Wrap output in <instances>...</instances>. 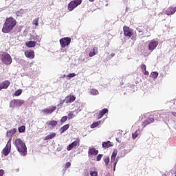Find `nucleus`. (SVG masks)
Returning <instances> with one entry per match:
<instances>
[{
	"mask_svg": "<svg viewBox=\"0 0 176 176\" xmlns=\"http://www.w3.org/2000/svg\"><path fill=\"white\" fill-rule=\"evenodd\" d=\"M131 151H133V146L129 147V148L127 150L125 149V150L122 151L121 153V157H124V156H126V155H127V153H130V152H131Z\"/></svg>",
	"mask_w": 176,
	"mask_h": 176,
	"instance_id": "obj_19",
	"label": "nucleus"
},
{
	"mask_svg": "<svg viewBox=\"0 0 176 176\" xmlns=\"http://www.w3.org/2000/svg\"><path fill=\"white\" fill-rule=\"evenodd\" d=\"M1 61L3 64H6V65H10L12 62V56L8 53H3L1 56Z\"/></svg>",
	"mask_w": 176,
	"mask_h": 176,
	"instance_id": "obj_3",
	"label": "nucleus"
},
{
	"mask_svg": "<svg viewBox=\"0 0 176 176\" xmlns=\"http://www.w3.org/2000/svg\"><path fill=\"white\" fill-rule=\"evenodd\" d=\"M75 100H76V97L73 95H69L65 98V104H71L72 102H74Z\"/></svg>",
	"mask_w": 176,
	"mask_h": 176,
	"instance_id": "obj_13",
	"label": "nucleus"
},
{
	"mask_svg": "<svg viewBox=\"0 0 176 176\" xmlns=\"http://www.w3.org/2000/svg\"><path fill=\"white\" fill-rule=\"evenodd\" d=\"M118 155V151H114L112 153L111 157V163H113V166H116L118 164V159H116V156Z\"/></svg>",
	"mask_w": 176,
	"mask_h": 176,
	"instance_id": "obj_10",
	"label": "nucleus"
},
{
	"mask_svg": "<svg viewBox=\"0 0 176 176\" xmlns=\"http://www.w3.org/2000/svg\"><path fill=\"white\" fill-rule=\"evenodd\" d=\"M89 94L91 95V96H98L99 94V92H98V90L96 89H91L89 90Z\"/></svg>",
	"mask_w": 176,
	"mask_h": 176,
	"instance_id": "obj_22",
	"label": "nucleus"
},
{
	"mask_svg": "<svg viewBox=\"0 0 176 176\" xmlns=\"http://www.w3.org/2000/svg\"><path fill=\"white\" fill-rule=\"evenodd\" d=\"M151 75L153 79H157V77L159 76V73L157 72H152Z\"/></svg>",
	"mask_w": 176,
	"mask_h": 176,
	"instance_id": "obj_27",
	"label": "nucleus"
},
{
	"mask_svg": "<svg viewBox=\"0 0 176 176\" xmlns=\"http://www.w3.org/2000/svg\"><path fill=\"white\" fill-rule=\"evenodd\" d=\"M10 85V81L9 80L3 81L0 84V91L1 90H2V89H8Z\"/></svg>",
	"mask_w": 176,
	"mask_h": 176,
	"instance_id": "obj_15",
	"label": "nucleus"
},
{
	"mask_svg": "<svg viewBox=\"0 0 176 176\" xmlns=\"http://www.w3.org/2000/svg\"><path fill=\"white\" fill-rule=\"evenodd\" d=\"M56 137V133H52L50 135H47L45 138V140H52V138H54Z\"/></svg>",
	"mask_w": 176,
	"mask_h": 176,
	"instance_id": "obj_26",
	"label": "nucleus"
},
{
	"mask_svg": "<svg viewBox=\"0 0 176 176\" xmlns=\"http://www.w3.org/2000/svg\"><path fill=\"white\" fill-rule=\"evenodd\" d=\"M64 102H65V100H60V105H63V104H64Z\"/></svg>",
	"mask_w": 176,
	"mask_h": 176,
	"instance_id": "obj_44",
	"label": "nucleus"
},
{
	"mask_svg": "<svg viewBox=\"0 0 176 176\" xmlns=\"http://www.w3.org/2000/svg\"><path fill=\"white\" fill-rule=\"evenodd\" d=\"M176 12V8H167V10L165 11L166 14H167V16H171V14H174V13H175Z\"/></svg>",
	"mask_w": 176,
	"mask_h": 176,
	"instance_id": "obj_17",
	"label": "nucleus"
},
{
	"mask_svg": "<svg viewBox=\"0 0 176 176\" xmlns=\"http://www.w3.org/2000/svg\"><path fill=\"white\" fill-rule=\"evenodd\" d=\"M47 124H48V126H52V127H56V126H57V121L56 120L48 121L47 122Z\"/></svg>",
	"mask_w": 176,
	"mask_h": 176,
	"instance_id": "obj_23",
	"label": "nucleus"
},
{
	"mask_svg": "<svg viewBox=\"0 0 176 176\" xmlns=\"http://www.w3.org/2000/svg\"><path fill=\"white\" fill-rule=\"evenodd\" d=\"M96 0H89V2H94Z\"/></svg>",
	"mask_w": 176,
	"mask_h": 176,
	"instance_id": "obj_50",
	"label": "nucleus"
},
{
	"mask_svg": "<svg viewBox=\"0 0 176 176\" xmlns=\"http://www.w3.org/2000/svg\"><path fill=\"white\" fill-rule=\"evenodd\" d=\"M115 170H116V166L113 165V171H115Z\"/></svg>",
	"mask_w": 176,
	"mask_h": 176,
	"instance_id": "obj_48",
	"label": "nucleus"
},
{
	"mask_svg": "<svg viewBox=\"0 0 176 176\" xmlns=\"http://www.w3.org/2000/svg\"><path fill=\"white\" fill-rule=\"evenodd\" d=\"M3 174H5V171L3 169L0 170V176H3Z\"/></svg>",
	"mask_w": 176,
	"mask_h": 176,
	"instance_id": "obj_43",
	"label": "nucleus"
},
{
	"mask_svg": "<svg viewBox=\"0 0 176 176\" xmlns=\"http://www.w3.org/2000/svg\"><path fill=\"white\" fill-rule=\"evenodd\" d=\"M68 120V117L67 116H63L61 120H60V122L62 123H65V122H67V120Z\"/></svg>",
	"mask_w": 176,
	"mask_h": 176,
	"instance_id": "obj_37",
	"label": "nucleus"
},
{
	"mask_svg": "<svg viewBox=\"0 0 176 176\" xmlns=\"http://www.w3.org/2000/svg\"><path fill=\"white\" fill-rule=\"evenodd\" d=\"M141 68L142 71H146V65L143 64L141 65Z\"/></svg>",
	"mask_w": 176,
	"mask_h": 176,
	"instance_id": "obj_42",
	"label": "nucleus"
},
{
	"mask_svg": "<svg viewBox=\"0 0 176 176\" xmlns=\"http://www.w3.org/2000/svg\"><path fill=\"white\" fill-rule=\"evenodd\" d=\"M101 159H102V154H99L96 157V160H97V162H100V160H101Z\"/></svg>",
	"mask_w": 176,
	"mask_h": 176,
	"instance_id": "obj_40",
	"label": "nucleus"
},
{
	"mask_svg": "<svg viewBox=\"0 0 176 176\" xmlns=\"http://www.w3.org/2000/svg\"><path fill=\"white\" fill-rule=\"evenodd\" d=\"M91 176H98V172L91 170L89 173Z\"/></svg>",
	"mask_w": 176,
	"mask_h": 176,
	"instance_id": "obj_36",
	"label": "nucleus"
},
{
	"mask_svg": "<svg viewBox=\"0 0 176 176\" xmlns=\"http://www.w3.org/2000/svg\"><path fill=\"white\" fill-rule=\"evenodd\" d=\"M101 124V121H98L96 122H94L91 125V129H96V127L100 126V124Z\"/></svg>",
	"mask_w": 176,
	"mask_h": 176,
	"instance_id": "obj_28",
	"label": "nucleus"
},
{
	"mask_svg": "<svg viewBox=\"0 0 176 176\" xmlns=\"http://www.w3.org/2000/svg\"><path fill=\"white\" fill-rule=\"evenodd\" d=\"M71 167V162H67L65 165V168H69Z\"/></svg>",
	"mask_w": 176,
	"mask_h": 176,
	"instance_id": "obj_41",
	"label": "nucleus"
},
{
	"mask_svg": "<svg viewBox=\"0 0 176 176\" xmlns=\"http://www.w3.org/2000/svg\"><path fill=\"white\" fill-rule=\"evenodd\" d=\"M116 141H118V142H119V139H118V138H116Z\"/></svg>",
	"mask_w": 176,
	"mask_h": 176,
	"instance_id": "obj_51",
	"label": "nucleus"
},
{
	"mask_svg": "<svg viewBox=\"0 0 176 176\" xmlns=\"http://www.w3.org/2000/svg\"><path fill=\"white\" fill-rule=\"evenodd\" d=\"M172 115H173L176 118V112L172 113Z\"/></svg>",
	"mask_w": 176,
	"mask_h": 176,
	"instance_id": "obj_47",
	"label": "nucleus"
},
{
	"mask_svg": "<svg viewBox=\"0 0 176 176\" xmlns=\"http://www.w3.org/2000/svg\"><path fill=\"white\" fill-rule=\"evenodd\" d=\"M98 53V47H94L89 54V57H94V56H96Z\"/></svg>",
	"mask_w": 176,
	"mask_h": 176,
	"instance_id": "obj_18",
	"label": "nucleus"
},
{
	"mask_svg": "<svg viewBox=\"0 0 176 176\" xmlns=\"http://www.w3.org/2000/svg\"><path fill=\"white\" fill-rule=\"evenodd\" d=\"M140 135V131H135L134 133L132 134V138L133 140H135L137 137Z\"/></svg>",
	"mask_w": 176,
	"mask_h": 176,
	"instance_id": "obj_31",
	"label": "nucleus"
},
{
	"mask_svg": "<svg viewBox=\"0 0 176 176\" xmlns=\"http://www.w3.org/2000/svg\"><path fill=\"white\" fill-rule=\"evenodd\" d=\"M16 25V23H5L3 28H2V32L3 34H8L13 30V27Z\"/></svg>",
	"mask_w": 176,
	"mask_h": 176,
	"instance_id": "obj_2",
	"label": "nucleus"
},
{
	"mask_svg": "<svg viewBox=\"0 0 176 176\" xmlns=\"http://www.w3.org/2000/svg\"><path fill=\"white\" fill-rule=\"evenodd\" d=\"M73 116H74V111H70L69 113L68 114L69 120L72 119Z\"/></svg>",
	"mask_w": 176,
	"mask_h": 176,
	"instance_id": "obj_39",
	"label": "nucleus"
},
{
	"mask_svg": "<svg viewBox=\"0 0 176 176\" xmlns=\"http://www.w3.org/2000/svg\"><path fill=\"white\" fill-rule=\"evenodd\" d=\"M6 23H16V20L13 17H9L6 19Z\"/></svg>",
	"mask_w": 176,
	"mask_h": 176,
	"instance_id": "obj_30",
	"label": "nucleus"
},
{
	"mask_svg": "<svg viewBox=\"0 0 176 176\" xmlns=\"http://www.w3.org/2000/svg\"><path fill=\"white\" fill-rule=\"evenodd\" d=\"M87 176H89V175H87Z\"/></svg>",
	"mask_w": 176,
	"mask_h": 176,
	"instance_id": "obj_54",
	"label": "nucleus"
},
{
	"mask_svg": "<svg viewBox=\"0 0 176 176\" xmlns=\"http://www.w3.org/2000/svg\"><path fill=\"white\" fill-rule=\"evenodd\" d=\"M112 57H115V54L112 53L110 54V58H112Z\"/></svg>",
	"mask_w": 176,
	"mask_h": 176,
	"instance_id": "obj_46",
	"label": "nucleus"
},
{
	"mask_svg": "<svg viewBox=\"0 0 176 176\" xmlns=\"http://www.w3.org/2000/svg\"><path fill=\"white\" fill-rule=\"evenodd\" d=\"M38 19H36L35 22H36V23H38Z\"/></svg>",
	"mask_w": 176,
	"mask_h": 176,
	"instance_id": "obj_52",
	"label": "nucleus"
},
{
	"mask_svg": "<svg viewBox=\"0 0 176 176\" xmlns=\"http://www.w3.org/2000/svg\"><path fill=\"white\" fill-rule=\"evenodd\" d=\"M10 149H12V139H10L5 146V148L2 151V153L5 156H8L10 153Z\"/></svg>",
	"mask_w": 176,
	"mask_h": 176,
	"instance_id": "obj_6",
	"label": "nucleus"
},
{
	"mask_svg": "<svg viewBox=\"0 0 176 176\" xmlns=\"http://www.w3.org/2000/svg\"><path fill=\"white\" fill-rule=\"evenodd\" d=\"M22 93H23V90H22V89H18V90L14 93V96H20Z\"/></svg>",
	"mask_w": 176,
	"mask_h": 176,
	"instance_id": "obj_35",
	"label": "nucleus"
},
{
	"mask_svg": "<svg viewBox=\"0 0 176 176\" xmlns=\"http://www.w3.org/2000/svg\"><path fill=\"white\" fill-rule=\"evenodd\" d=\"M25 56L28 58H30L31 60H32V58H34V57H35V53L34 52L33 50H28L25 52Z\"/></svg>",
	"mask_w": 176,
	"mask_h": 176,
	"instance_id": "obj_12",
	"label": "nucleus"
},
{
	"mask_svg": "<svg viewBox=\"0 0 176 176\" xmlns=\"http://www.w3.org/2000/svg\"><path fill=\"white\" fill-rule=\"evenodd\" d=\"M24 104V100L21 99H14L10 102V108H19Z\"/></svg>",
	"mask_w": 176,
	"mask_h": 176,
	"instance_id": "obj_5",
	"label": "nucleus"
},
{
	"mask_svg": "<svg viewBox=\"0 0 176 176\" xmlns=\"http://www.w3.org/2000/svg\"><path fill=\"white\" fill-rule=\"evenodd\" d=\"M154 119L153 118H150L148 120H146V122H145L144 123L146 124H149V123H153L154 122Z\"/></svg>",
	"mask_w": 176,
	"mask_h": 176,
	"instance_id": "obj_34",
	"label": "nucleus"
},
{
	"mask_svg": "<svg viewBox=\"0 0 176 176\" xmlns=\"http://www.w3.org/2000/svg\"><path fill=\"white\" fill-rule=\"evenodd\" d=\"M102 148H109V146H112V144H111V141L104 142L102 144Z\"/></svg>",
	"mask_w": 176,
	"mask_h": 176,
	"instance_id": "obj_24",
	"label": "nucleus"
},
{
	"mask_svg": "<svg viewBox=\"0 0 176 176\" xmlns=\"http://www.w3.org/2000/svg\"><path fill=\"white\" fill-rule=\"evenodd\" d=\"M157 45H159V41L157 40H151L148 43V50H150V52H153V50L157 47Z\"/></svg>",
	"mask_w": 176,
	"mask_h": 176,
	"instance_id": "obj_8",
	"label": "nucleus"
},
{
	"mask_svg": "<svg viewBox=\"0 0 176 176\" xmlns=\"http://www.w3.org/2000/svg\"><path fill=\"white\" fill-rule=\"evenodd\" d=\"M144 75H149V72H148L146 70H144Z\"/></svg>",
	"mask_w": 176,
	"mask_h": 176,
	"instance_id": "obj_45",
	"label": "nucleus"
},
{
	"mask_svg": "<svg viewBox=\"0 0 176 176\" xmlns=\"http://www.w3.org/2000/svg\"><path fill=\"white\" fill-rule=\"evenodd\" d=\"M103 160L106 164V167H108V165L109 164V157L108 156H104L103 157Z\"/></svg>",
	"mask_w": 176,
	"mask_h": 176,
	"instance_id": "obj_29",
	"label": "nucleus"
},
{
	"mask_svg": "<svg viewBox=\"0 0 176 176\" xmlns=\"http://www.w3.org/2000/svg\"><path fill=\"white\" fill-rule=\"evenodd\" d=\"M89 155L96 156V155H98V150H96L95 148L89 147L88 151Z\"/></svg>",
	"mask_w": 176,
	"mask_h": 176,
	"instance_id": "obj_16",
	"label": "nucleus"
},
{
	"mask_svg": "<svg viewBox=\"0 0 176 176\" xmlns=\"http://www.w3.org/2000/svg\"><path fill=\"white\" fill-rule=\"evenodd\" d=\"M75 146H79V140H76L72 144H69L67 147V151H72Z\"/></svg>",
	"mask_w": 176,
	"mask_h": 176,
	"instance_id": "obj_14",
	"label": "nucleus"
},
{
	"mask_svg": "<svg viewBox=\"0 0 176 176\" xmlns=\"http://www.w3.org/2000/svg\"><path fill=\"white\" fill-rule=\"evenodd\" d=\"M124 30V34L125 36H129V38H131V36L133 35V32H131V29L127 26H124L123 28Z\"/></svg>",
	"mask_w": 176,
	"mask_h": 176,
	"instance_id": "obj_11",
	"label": "nucleus"
},
{
	"mask_svg": "<svg viewBox=\"0 0 176 176\" xmlns=\"http://www.w3.org/2000/svg\"><path fill=\"white\" fill-rule=\"evenodd\" d=\"M68 129H69V124H66V125H64L63 126H62L59 129V131H60V134H63V133H64L65 131H67V130H68Z\"/></svg>",
	"mask_w": 176,
	"mask_h": 176,
	"instance_id": "obj_21",
	"label": "nucleus"
},
{
	"mask_svg": "<svg viewBox=\"0 0 176 176\" xmlns=\"http://www.w3.org/2000/svg\"><path fill=\"white\" fill-rule=\"evenodd\" d=\"M105 113H108V109H103L102 111H100L98 119H101L104 115H105Z\"/></svg>",
	"mask_w": 176,
	"mask_h": 176,
	"instance_id": "obj_20",
	"label": "nucleus"
},
{
	"mask_svg": "<svg viewBox=\"0 0 176 176\" xmlns=\"http://www.w3.org/2000/svg\"><path fill=\"white\" fill-rule=\"evenodd\" d=\"M56 109H57V107H56V106H54L52 107L44 109L43 110H42V112H43L44 115H50L53 113V112H54Z\"/></svg>",
	"mask_w": 176,
	"mask_h": 176,
	"instance_id": "obj_9",
	"label": "nucleus"
},
{
	"mask_svg": "<svg viewBox=\"0 0 176 176\" xmlns=\"http://www.w3.org/2000/svg\"><path fill=\"white\" fill-rule=\"evenodd\" d=\"M75 76H76L75 73H70L67 76V78H75Z\"/></svg>",
	"mask_w": 176,
	"mask_h": 176,
	"instance_id": "obj_38",
	"label": "nucleus"
},
{
	"mask_svg": "<svg viewBox=\"0 0 176 176\" xmlns=\"http://www.w3.org/2000/svg\"><path fill=\"white\" fill-rule=\"evenodd\" d=\"M19 133H24L25 131V126L23 125L19 128Z\"/></svg>",
	"mask_w": 176,
	"mask_h": 176,
	"instance_id": "obj_32",
	"label": "nucleus"
},
{
	"mask_svg": "<svg viewBox=\"0 0 176 176\" xmlns=\"http://www.w3.org/2000/svg\"><path fill=\"white\" fill-rule=\"evenodd\" d=\"M82 3V0H74L72 1L69 4H68V10L69 12H72L75 8H78L79 5Z\"/></svg>",
	"mask_w": 176,
	"mask_h": 176,
	"instance_id": "obj_4",
	"label": "nucleus"
},
{
	"mask_svg": "<svg viewBox=\"0 0 176 176\" xmlns=\"http://www.w3.org/2000/svg\"><path fill=\"white\" fill-rule=\"evenodd\" d=\"M34 24H35L36 27H38L39 23H34Z\"/></svg>",
	"mask_w": 176,
	"mask_h": 176,
	"instance_id": "obj_49",
	"label": "nucleus"
},
{
	"mask_svg": "<svg viewBox=\"0 0 176 176\" xmlns=\"http://www.w3.org/2000/svg\"><path fill=\"white\" fill-rule=\"evenodd\" d=\"M59 42L61 47L64 48L66 46H69V44L71 43V38L63 37L59 40Z\"/></svg>",
	"mask_w": 176,
	"mask_h": 176,
	"instance_id": "obj_7",
	"label": "nucleus"
},
{
	"mask_svg": "<svg viewBox=\"0 0 176 176\" xmlns=\"http://www.w3.org/2000/svg\"><path fill=\"white\" fill-rule=\"evenodd\" d=\"M139 32H142V31H141V30H139Z\"/></svg>",
	"mask_w": 176,
	"mask_h": 176,
	"instance_id": "obj_53",
	"label": "nucleus"
},
{
	"mask_svg": "<svg viewBox=\"0 0 176 176\" xmlns=\"http://www.w3.org/2000/svg\"><path fill=\"white\" fill-rule=\"evenodd\" d=\"M14 144L22 156H27V146L21 139L17 138L14 140Z\"/></svg>",
	"mask_w": 176,
	"mask_h": 176,
	"instance_id": "obj_1",
	"label": "nucleus"
},
{
	"mask_svg": "<svg viewBox=\"0 0 176 176\" xmlns=\"http://www.w3.org/2000/svg\"><path fill=\"white\" fill-rule=\"evenodd\" d=\"M36 45V42L35 41H29L27 43V46L28 47H35Z\"/></svg>",
	"mask_w": 176,
	"mask_h": 176,
	"instance_id": "obj_25",
	"label": "nucleus"
},
{
	"mask_svg": "<svg viewBox=\"0 0 176 176\" xmlns=\"http://www.w3.org/2000/svg\"><path fill=\"white\" fill-rule=\"evenodd\" d=\"M25 13V11L24 10H20L19 11L17 12L16 16H23Z\"/></svg>",
	"mask_w": 176,
	"mask_h": 176,
	"instance_id": "obj_33",
	"label": "nucleus"
}]
</instances>
